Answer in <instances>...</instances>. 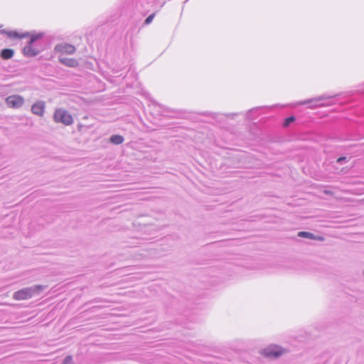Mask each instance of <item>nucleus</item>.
Returning <instances> with one entry per match:
<instances>
[{
    "instance_id": "f257e3e1",
    "label": "nucleus",
    "mask_w": 364,
    "mask_h": 364,
    "mask_svg": "<svg viewBox=\"0 0 364 364\" xmlns=\"http://www.w3.org/2000/svg\"><path fill=\"white\" fill-rule=\"evenodd\" d=\"M46 288L47 286L41 284L23 288L14 292L13 294V298L17 301L29 299L33 296L40 295V294Z\"/></svg>"
},
{
    "instance_id": "f03ea898",
    "label": "nucleus",
    "mask_w": 364,
    "mask_h": 364,
    "mask_svg": "<svg viewBox=\"0 0 364 364\" xmlns=\"http://www.w3.org/2000/svg\"><path fill=\"white\" fill-rule=\"evenodd\" d=\"M43 37V33L33 34L28 44L23 48V53L26 57H34L38 55L41 50L36 46L35 43Z\"/></svg>"
},
{
    "instance_id": "7ed1b4c3",
    "label": "nucleus",
    "mask_w": 364,
    "mask_h": 364,
    "mask_svg": "<svg viewBox=\"0 0 364 364\" xmlns=\"http://www.w3.org/2000/svg\"><path fill=\"white\" fill-rule=\"evenodd\" d=\"M53 120L56 123H62L66 126L73 123L72 115L63 108L56 109L53 114Z\"/></svg>"
},
{
    "instance_id": "20e7f679",
    "label": "nucleus",
    "mask_w": 364,
    "mask_h": 364,
    "mask_svg": "<svg viewBox=\"0 0 364 364\" xmlns=\"http://www.w3.org/2000/svg\"><path fill=\"white\" fill-rule=\"evenodd\" d=\"M285 352L286 350L279 346L269 345L262 350V353L267 358H278Z\"/></svg>"
},
{
    "instance_id": "39448f33",
    "label": "nucleus",
    "mask_w": 364,
    "mask_h": 364,
    "mask_svg": "<svg viewBox=\"0 0 364 364\" xmlns=\"http://www.w3.org/2000/svg\"><path fill=\"white\" fill-rule=\"evenodd\" d=\"M24 98L19 95H12L8 96L6 100V104L8 107L14 109H18L24 104Z\"/></svg>"
},
{
    "instance_id": "423d86ee",
    "label": "nucleus",
    "mask_w": 364,
    "mask_h": 364,
    "mask_svg": "<svg viewBox=\"0 0 364 364\" xmlns=\"http://www.w3.org/2000/svg\"><path fill=\"white\" fill-rule=\"evenodd\" d=\"M329 98H331V97L323 95V96H320L318 97L311 98L308 100L301 101V102H299L298 105H303L309 104V107L311 109H314L317 107L328 106V105L326 104V103H320V104H318V103L321 101H323L325 100L329 99Z\"/></svg>"
},
{
    "instance_id": "0eeeda50",
    "label": "nucleus",
    "mask_w": 364,
    "mask_h": 364,
    "mask_svg": "<svg viewBox=\"0 0 364 364\" xmlns=\"http://www.w3.org/2000/svg\"><path fill=\"white\" fill-rule=\"evenodd\" d=\"M45 108V102L42 100H38L31 106V112L33 114L42 117L44 114Z\"/></svg>"
},
{
    "instance_id": "6e6552de",
    "label": "nucleus",
    "mask_w": 364,
    "mask_h": 364,
    "mask_svg": "<svg viewBox=\"0 0 364 364\" xmlns=\"http://www.w3.org/2000/svg\"><path fill=\"white\" fill-rule=\"evenodd\" d=\"M55 50L57 52L63 53V54L71 55L75 53V48L73 45L63 43V44H58V45L55 46Z\"/></svg>"
},
{
    "instance_id": "1a4fd4ad",
    "label": "nucleus",
    "mask_w": 364,
    "mask_h": 364,
    "mask_svg": "<svg viewBox=\"0 0 364 364\" xmlns=\"http://www.w3.org/2000/svg\"><path fill=\"white\" fill-rule=\"evenodd\" d=\"M297 236L299 237H304V238H307V239H310V240H318V241H323L324 240V237H323L320 236V235H314L313 233H311L310 232H306V231L299 232L298 234H297Z\"/></svg>"
},
{
    "instance_id": "9d476101",
    "label": "nucleus",
    "mask_w": 364,
    "mask_h": 364,
    "mask_svg": "<svg viewBox=\"0 0 364 364\" xmlns=\"http://www.w3.org/2000/svg\"><path fill=\"white\" fill-rule=\"evenodd\" d=\"M59 60L60 63H62L63 64H64L68 67L75 68L78 65L77 60L74 58L60 57Z\"/></svg>"
},
{
    "instance_id": "9b49d317",
    "label": "nucleus",
    "mask_w": 364,
    "mask_h": 364,
    "mask_svg": "<svg viewBox=\"0 0 364 364\" xmlns=\"http://www.w3.org/2000/svg\"><path fill=\"white\" fill-rule=\"evenodd\" d=\"M14 51L13 49L6 48L1 50L0 56L4 60H9L14 56Z\"/></svg>"
},
{
    "instance_id": "f8f14e48",
    "label": "nucleus",
    "mask_w": 364,
    "mask_h": 364,
    "mask_svg": "<svg viewBox=\"0 0 364 364\" xmlns=\"http://www.w3.org/2000/svg\"><path fill=\"white\" fill-rule=\"evenodd\" d=\"M124 137L122 135L114 134L109 138V141L113 144L119 145L123 143Z\"/></svg>"
},
{
    "instance_id": "ddd939ff",
    "label": "nucleus",
    "mask_w": 364,
    "mask_h": 364,
    "mask_svg": "<svg viewBox=\"0 0 364 364\" xmlns=\"http://www.w3.org/2000/svg\"><path fill=\"white\" fill-rule=\"evenodd\" d=\"M9 36H11V37H18V38H24V37H27L29 36V33H24L23 34L22 36H19L18 33L16 31H14V32H10L9 33Z\"/></svg>"
},
{
    "instance_id": "4468645a",
    "label": "nucleus",
    "mask_w": 364,
    "mask_h": 364,
    "mask_svg": "<svg viewBox=\"0 0 364 364\" xmlns=\"http://www.w3.org/2000/svg\"><path fill=\"white\" fill-rule=\"evenodd\" d=\"M294 121H295V118L294 117H289L285 119L284 126L287 127Z\"/></svg>"
},
{
    "instance_id": "2eb2a0df",
    "label": "nucleus",
    "mask_w": 364,
    "mask_h": 364,
    "mask_svg": "<svg viewBox=\"0 0 364 364\" xmlns=\"http://www.w3.org/2000/svg\"><path fill=\"white\" fill-rule=\"evenodd\" d=\"M155 16V14H152L151 15H149L144 21V23L148 25L149 23H151L154 19Z\"/></svg>"
},
{
    "instance_id": "dca6fc26",
    "label": "nucleus",
    "mask_w": 364,
    "mask_h": 364,
    "mask_svg": "<svg viewBox=\"0 0 364 364\" xmlns=\"http://www.w3.org/2000/svg\"><path fill=\"white\" fill-rule=\"evenodd\" d=\"M63 364H73V358L70 355H68L64 359Z\"/></svg>"
},
{
    "instance_id": "f3484780",
    "label": "nucleus",
    "mask_w": 364,
    "mask_h": 364,
    "mask_svg": "<svg viewBox=\"0 0 364 364\" xmlns=\"http://www.w3.org/2000/svg\"><path fill=\"white\" fill-rule=\"evenodd\" d=\"M346 161V157L343 156V157H340L337 159V163L340 164H343L344 161Z\"/></svg>"
}]
</instances>
